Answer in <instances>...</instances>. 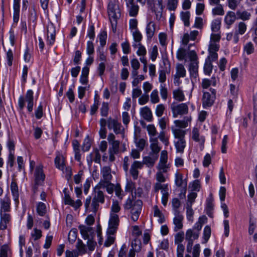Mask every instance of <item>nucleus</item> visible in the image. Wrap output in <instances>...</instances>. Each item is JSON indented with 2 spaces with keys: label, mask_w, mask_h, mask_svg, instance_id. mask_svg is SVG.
Here are the masks:
<instances>
[{
  "label": "nucleus",
  "mask_w": 257,
  "mask_h": 257,
  "mask_svg": "<svg viewBox=\"0 0 257 257\" xmlns=\"http://www.w3.org/2000/svg\"><path fill=\"white\" fill-rule=\"evenodd\" d=\"M104 202V195L103 192L100 190L99 188L96 187L94 189V193L92 200L91 208L92 211L96 213L99 208V203Z\"/></svg>",
  "instance_id": "nucleus-1"
},
{
  "label": "nucleus",
  "mask_w": 257,
  "mask_h": 257,
  "mask_svg": "<svg viewBox=\"0 0 257 257\" xmlns=\"http://www.w3.org/2000/svg\"><path fill=\"white\" fill-rule=\"evenodd\" d=\"M160 190H161V192L162 193V203L164 206H166L168 202L169 196L168 184H162L160 182H156L154 184V190L155 192H158Z\"/></svg>",
  "instance_id": "nucleus-2"
},
{
  "label": "nucleus",
  "mask_w": 257,
  "mask_h": 257,
  "mask_svg": "<svg viewBox=\"0 0 257 257\" xmlns=\"http://www.w3.org/2000/svg\"><path fill=\"white\" fill-rule=\"evenodd\" d=\"M171 109L174 117H176L178 115H184L188 113V107L186 103H181L175 105H171Z\"/></svg>",
  "instance_id": "nucleus-3"
},
{
  "label": "nucleus",
  "mask_w": 257,
  "mask_h": 257,
  "mask_svg": "<svg viewBox=\"0 0 257 257\" xmlns=\"http://www.w3.org/2000/svg\"><path fill=\"white\" fill-rule=\"evenodd\" d=\"M118 224V216L116 214H111L107 232L110 234H114L116 231Z\"/></svg>",
  "instance_id": "nucleus-4"
},
{
  "label": "nucleus",
  "mask_w": 257,
  "mask_h": 257,
  "mask_svg": "<svg viewBox=\"0 0 257 257\" xmlns=\"http://www.w3.org/2000/svg\"><path fill=\"white\" fill-rule=\"evenodd\" d=\"M108 14L111 21L112 19L116 21L120 16L118 7L111 2L109 3L108 5Z\"/></svg>",
  "instance_id": "nucleus-5"
},
{
  "label": "nucleus",
  "mask_w": 257,
  "mask_h": 257,
  "mask_svg": "<svg viewBox=\"0 0 257 257\" xmlns=\"http://www.w3.org/2000/svg\"><path fill=\"white\" fill-rule=\"evenodd\" d=\"M143 202L141 200H136L133 204L131 210L132 219L136 221L138 220L142 208Z\"/></svg>",
  "instance_id": "nucleus-6"
},
{
  "label": "nucleus",
  "mask_w": 257,
  "mask_h": 257,
  "mask_svg": "<svg viewBox=\"0 0 257 257\" xmlns=\"http://www.w3.org/2000/svg\"><path fill=\"white\" fill-rule=\"evenodd\" d=\"M64 193L65 194L64 202L65 204L71 205L75 209H78L82 205V202L80 199L74 201L71 198L69 194L66 193V189L64 190Z\"/></svg>",
  "instance_id": "nucleus-7"
},
{
  "label": "nucleus",
  "mask_w": 257,
  "mask_h": 257,
  "mask_svg": "<svg viewBox=\"0 0 257 257\" xmlns=\"http://www.w3.org/2000/svg\"><path fill=\"white\" fill-rule=\"evenodd\" d=\"M45 175L43 173L42 166H38L35 173V182L36 185H41L44 182Z\"/></svg>",
  "instance_id": "nucleus-8"
},
{
  "label": "nucleus",
  "mask_w": 257,
  "mask_h": 257,
  "mask_svg": "<svg viewBox=\"0 0 257 257\" xmlns=\"http://www.w3.org/2000/svg\"><path fill=\"white\" fill-rule=\"evenodd\" d=\"M215 97L209 92H204L202 97V103L204 108L211 106L214 103Z\"/></svg>",
  "instance_id": "nucleus-9"
},
{
  "label": "nucleus",
  "mask_w": 257,
  "mask_h": 257,
  "mask_svg": "<svg viewBox=\"0 0 257 257\" xmlns=\"http://www.w3.org/2000/svg\"><path fill=\"white\" fill-rule=\"evenodd\" d=\"M135 0H126V6L128 9L129 14L131 17H136L139 11V7L134 3Z\"/></svg>",
  "instance_id": "nucleus-10"
},
{
  "label": "nucleus",
  "mask_w": 257,
  "mask_h": 257,
  "mask_svg": "<svg viewBox=\"0 0 257 257\" xmlns=\"http://www.w3.org/2000/svg\"><path fill=\"white\" fill-rule=\"evenodd\" d=\"M101 173L103 177L102 182L104 184H108L112 179L111 168L108 166L103 167L101 170Z\"/></svg>",
  "instance_id": "nucleus-11"
},
{
  "label": "nucleus",
  "mask_w": 257,
  "mask_h": 257,
  "mask_svg": "<svg viewBox=\"0 0 257 257\" xmlns=\"http://www.w3.org/2000/svg\"><path fill=\"white\" fill-rule=\"evenodd\" d=\"M246 30V26L245 24L243 22H240L238 25L237 29L235 30L233 37V41L235 43L238 42V34L243 35L245 32Z\"/></svg>",
  "instance_id": "nucleus-12"
},
{
  "label": "nucleus",
  "mask_w": 257,
  "mask_h": 257,
  "mask_svg": "<svg viewBox=\"0 0 257 257\" xmlns=\"http://www.w3.org/2000/svg\"><path fill=\"white\" fill-rule=\"evenodd\" d=\"M48 42L50 45L54 43L55 39V29L52 24H50L47 26Z\"/></svg>",
  "instance_id": "nucleus-13"
},
{
  "label": "nucleus",
  "mask_w": 257,
  "mask_h": 257,
  "mask_svg": "<svg viewBox=\"0 0 257 257\" xmlns=\"http://www.w3.org/2000/svg\"><path fill=\"white\" fill-rule=\"evenodd\" d=\"M175 217L174 218L173 222L175 225L174 230L175 231H177L183 227L182 220L183 217L180 214L178 210L175 211Z\"/></svg>",
  "instance_id": "nucleus-14"
},
{
  "label": "nucleus",
  "mask_w": 257,
  "mask_h": 257,
  "mask_svg": "<svg viewBox=\"0 0 257 257\" xmlns=\"http://www.w3.org/2000/svg\"><path fill=\"white\" fill-rule=\"evenodd\" d=\"M79 229L83 238L85 239H89L90 236L93 233L92 228L91 227H87L85 225H80L79 226Z\"/></svg>",
  "instance_id": "nucleus-15"
},
{
  "label": "nucleus",
  "mask_w": 257,
  "mask_h": 257,
  "mask_svg": "<svg viewBox=\"0 0 257 257\" xmlns=\"http://www.w3.org/2000/svg\"><path fill=\"white\" fill-rule=\"evenodd\" d=\"M11 220V215L8 213L1 214L0 221V229L5 230L7 228V224Z\"/></svg>",
  "instance_id": "nucleus-16"
},
{
  "label": "nucleus",
  "mask_w": 257,
  "mask_h": 257,
  "mask_svg": "<svg viewBox=\"0 0 257 257\" xmlns=\"http://www.w3.org/2000/svg\"><path fill=\"white\" fill-rule=\"evenodd\" d=\"M33 92L31 90L27 91L26 96V101L28 102V110L30 112H32L33 108Z\"/></svg>",
  "instance_id": "nucleus-17"
},
{
  "label": "nucleus",
  "mask_w": 257,
  "mask_h": 257,
  "mask_svg": "<svg viewBox=\"0 0 257 257\" xmlns=\"http://www.w3.org/2000/svg\"><path fill=\"white\" fill-rule=\"evenodd\" d=\"M186 75V70L184 66L181 64H178L176 65V74L175 75V79H177L178 81L180 77H184Z\"/></svg>",
  "instance_id": "nucleus-18"
},
{
  "label": "nucleus",
  "mask_w": 257,
  "mask_h": 257,
  "mask_svg": "<svg viewBox=\"0 0 257 257\" xmlns=\"http://www.w3.org/2000/svg\"><path fill=\"white\" fill-rule=\"evenodd\" d=\"M199 232L193 231V229H189L186 232L185 238L187 240H194L199 237Z\"/></svg>",
  "instance_id": "nucleus-19"
},
{
  "label": "nucleus",
  "mask_w": 257,
  "mask_h": 257,
  "mask_svg": "<svg viewBox=\"0 0 257 257\" xmlns=\"http://www.w3.org/2000/svg\"><path fill=\"white\" fill-rule=\"evenodd\" d=\"M155 32V24L153 22H150L147 26L146 33L148 39H151L154 35Z\"/></svg>",
  "instance_id": "nucleus-20"
},
{
  "label": "nucleus",
  "mask_w": 257,
  "mask_h": 257,
  "mask_svg": "<svg viewBox=\"0 0 257 257\" xmlns=\"http://www.w3.org/2000/svg\"><path fill=\"white\" fill-rule=\"evenodd\" d=\"M20 0L14 1V21L18 22L19 19Z\"/></svg>",
  "instance_id": "nucleus-21"
},
{
  "label": "nucleus",
  "mask_w": 257,
  "mask_h": 257,
  "mask_svg": "<svg viewBox=\"0 0 257 257\" xmlns=\"http://www.w3.org/2000/svg\"><path fill=\"white\" fill-rule=\"evenodd\" d=\"M192 139L195 141L200 143L201 144H203L205 142L204 137H200L199 130L196 127H194L192 130Z\"/></svg>",
  "instance_id": "nucleus-22"
},
{
  "label": "nucleus",
  "mask_w": 257,
  "mask_h": 257,
  "mask_svg": "<svg viewBox=\"0 0 257 257\" xmlns=\"http://www.w3.org/2000/svg\"><path fill=\"white\" fill-rule=\"evenodd\" d=\"M173 133L175 138L180 139H184V137L186 134V131L182 130L180 128H176L173 127H172Z\"/></svg>",
  "instance_id": "nucleus-23"
},
{
  "label": "nucleus",
  "mask_w": 257,
  "mask_h": 257,
  "mask_svg": "<svg viewBox=\"0 0 257 257\" xmlns=\"http://www.w3.org/2000/svg\"><path fill=\"white\" fill-rule=\"evenodd\" d=\"M198 62H191L189 65V71L191 76L196 77L198 73Z\"/></svg>",
  "instance_id": "nucleus-24"
},
{
  "label": "nucleus",
  "mask_w": 257,
  "mask_h": 257,
  "mask_svg": "<svg viewBox=\"0 0 257 257\" xmlns=\"http://www.w3.org/2000/svg\"><path fill=\"white\" fill-rule=\"evenodd\" d=\"M236 19V16L234 12H229L225 18V22L226 24L228 26L232 25Z\"/></svg>",
  "instance_id": "nucleus-25"
},
{
  "label": "nucleus",
  "mask_w": 257,
  "mask_h": 257,
  "mask_svg": "<svg viewBox=\"0 0 257 257\" xmlns=\"http://www.w3.org/2000/svg\"><path fill=\"white\" fill-rule=\"evenodd\" d=\"M151 144L150 146L152 152L157 156V154L160 151L161 148L158 146V142L157 138L152 139L151 140Z\"/></svg>",
  "instance_id": "nucleus-26"
},
{
  "label": "nucleus",
  "mask_w": 257,
  "mask_h": 257,
  "mask_svg": "<svg viewBox=\"0 0 257 257\" xmlns=\"http://www.w3.org/2000/svg\"><path fill=\"white\" fill-rule=\"evenodd\" d=\"M154 216L159 218L158 221L160 223H163L165 221V217L161 210L159 209L158 206L155 205L154 207Z\"/></svg>",
  "instance_id": "nucleus-27"
},
{
  "label": "nucleus",
  "mask_w": 257,
  "mask_h": 257,
  "mask_svg": "<svg viewBox=\"0 0 257 257\" xmlns=\"http://www.w3.org/2000/svg\"><path fill=\"white\" fill-rule=\"evenodd\" d=\"M141 114L144 119L148 121H151L152 119V112L150 109L146 106L142 109Z\"/></svg>",
  "instance_id": "nucleus-28"
},
{
  "label": "nucleus",
  "mask_w": 257,
  "mask_h": 257,
  "mask_svg": "<svg viewBox=\"0 0 257 257\" xmlns=\"http://www.w3.org/2000/svg\"><path fill=\"white\" fill-rule=\"evenodd\" d=\"M55 163L57 168L63 170L64 168V158L61 155H58L55 159Z\"/></svg>",
  "instance_id": "nucleus-29"
},
{
  "label": "nucleus",
  "mask_w": 257,
  "mask_h": 257,
  "mask_svg": "<svg viewBox=\"0 0 257 257\" xmlns=\"http://www.w3.org/2000/svg\"><path fill=\"white\" fill-rule=\"evenodd\" d=\"M175 145L178 152L183 153L186 146V142L184 139L178 140L175 142Z\"/></svg>",
  "instance_id": "nucleus-30"
},
{
  "label": "nucleus",
  "mask_w": 257,
  "mask_h": 257,
  "mask_svg": "<svg viewBox=\"0 0 257 257\" xmlns=\"http://www.w3.org/2000/svg\"><path fill=\"white\" fill-rule=\"evenodd\" d=\"M174 98L179 101H182L185 99V96L183 91L178 89L174 90L173 92Z\"/></svg>",
  "instance_id": "nucleus-31"
},
{
  "label": "nucleus",
  "mask_w": 257,
  "mask_h": 257,
  "mask_svg": "<svg viewBox=\"0 0 257 257\" xmlns=\"http://www.w3.org/2000/svg\"><path fill=\"white\" fill-rule=\"evenodd\" d=\"M157 158L158 156H155L153 157L150 156L145 157L144 158L143 163L146 164L149 167H152Z\"/></svg>",
  "instance_id": "nucleus-32"
},
{
  "label": "nucleus",
  "mask_w": 257,
  "mask_h": 257,
  "mask_svg": "<svg viewBox=\"0 0 257 257\" xmlns=\"http://www.w3.org/2000/svg\"><path fill=\"white\" fill-rule=\"evenodd\" d=\"M181 18L184 22L185 26L188 27L189 26L190 13L189 12H182L181 13Z\"/></svg>",
  "instance_id": "nucleus-33"
},
{
  "label": "nucleus",
  "mask_w": 257,
  "mask_h": 257,
  "mask_svg": "<svg viewBox=\"0 0 257 257\" xmlns=\"http://www.w3.org/2000/svg\"><path fill=\"white\" fill-rule=\"evenodd\" d=\"M178 0H167V8L170 11H175L178 6Z\"/></svg>",
  "instance_id": "nucleus-34"
},
{
  "label": "nucleus",
  "mask_w": 257,
  "mask_h": 257,
  "mask_svg": "<svg viewBox=\"0 0 257 257\" xmlns=\"http://www.w3.org/2000/svg\"><path fill=\"white\" fill-rule=\"evenodd\" d=\"M111 147L109 148L108 152L118 153L119 152V148L120 142L118 141H113L110 144Z\"/></svg>",
  "instance_id": "nucleus-35"
},
{
  "label": "nucleus",
  "mask_w": 257,
  "mask_h": 257,
  "mask_svg": "<svg viewBox=\"0 0 257 257\" xmlns=\"http://www.w3.org/2000/svg\"><path fill=\"white\" fill-rule=\"evenodd\" d=\"M211 228L209 226L206 225L204 228L203 231V239H204V243H206L208 240L210 235H211Z\"/></svg>",
  "instance_id": "nucleus-36"
},
{
  "label": "nucleus",
  "mask_w": 257,
  "mask_h": 257,
  "mask_svg": "<svg viewBox=\"0 0 257 257\" xmlns=\"http://www.w3.org/2000/svg\"><path fill=\"white\" fill-rule=\"evenodd\" d=\"M37 211L40 216H44L46 212L45 204L42 202L39 203L37 207Z\"/></svg>",
  "instance_id": "nucleus-37"
},
{
  "label": "nucleus",
  "mask_w": 257,
  "mask_h": 257,
  "mask_svg": "<svg viewBox=\"0 0 257 257\" xmlns=\"http://www.w3.org/2000/svg\"><path fill=\"white\" fill-rule=\"evenodd\" d=\"M76 247L78 249L79 252L81 254H84L86 252L85 245L80 239H78L76 243Z\"/></svg>",
  "instance_id": "nucleus-38"
},
{
  "label": "nucleus",
  "mask_w": 257,
  "mask_h": 257,
  "mask_svg": "<svg viewBox=\"0 0 257 257\" xmlns=\"http://www.w3.org/2000/svg\"><path fill=\"white\" fill-rule=\"evenodd\" d=\"M254 107L253 111V121L254 123H257V94L253 97Z\"/></svg>",
  "instance_id": "nucleus-39"
},
{
  "label": "nucleus",
  "mask_w": 257,
  "mask_h": 257,
  "mask_svg": "<svg viewBox=\"0 0 257 257\" xmlns=\"http://www.w3.org/2000/svg\"><path fill=\"white\" fill-rule=\"evenodd\" d=\"M221 22L219 19L213 21L211 24V30L213 32H217L220 27Z\"/></svg>",
  "instance_id": "nucleus-40"
},
{
  "label": "nucleus",
  "mask_w": 257,
  "mask_h": 257,
  "mask_svg": "<svg viewBox=\"0 0 257 257\" xmlns=\"http://www.w3.org/2000/svg\"><path fill=\"white\" fill-rule=\"evenodd\" d=\"M217 6L212 10V13L214 15H223L224 10L221 5H217Z\"/></svg>",
  "instance_id": "nucleus-41"
},
{
  "label": "nucleus",
  "mask_w": 257,
  "mask_h": 257,
  "mask_svg": "<svg viewBox=\"0 0 257 257\" xmlns=\"http://www.w3.org/2000/svg\"><path fill=\"white\" fill-rule=\"evenodd\" d=\"M169 167L167 164L159 163L157 166L158 172H161V173H166L168 172V170Z\"/></svg>",
  "instance_id": "nucleus-42"
},
{
  "label": "nucleus",
  "mask_w": 257,
  "mask_h": 257,
  "mask_svg": "<svg viewBox=\"0 0 257 257\" xmlns=\"http://www.w3.org/2000/svg\"><path fill=\"white\" fill-rule=\"evenodd\" d=\"M151 101L153 103H158L159 101L158 90H154L151 94Z\"/></svg>",
  "instance_id": "nucleus-43"
},
{
  "label": "nucleus",
  "mask_w": 257,
  "mask_h": 257,
  "mask_svg": "<svg viewBox=\"0 0 257 257\" xmlns=\"http://www.w3.org/2000/svg\"><path fill=\"white\" fill-rule=\"evenodd\" d=\"M107 238L104 242V245L105 246H109L113 243L115 237L113 236L114 234H110L107 232Z\"/></svg>",
  "instance_id": "nucleus-44"
},
{
  "label": "nucleus",
  "mask_w": 257,
  "mask_h": 257,
  "mask_svg": "<svg viewBox=\"0 0 257 257\" xmlns=\"http://www.w3.org/2000/svg\"><path fill=\"white\" fill-rule=\"evenodd\" d=\"M237 15L239 17V18L243 20H247L249 19L250 14V13L244 11L243 12H241L239 11H237L236 13Z\"/></svg>",
  "instance_id": "nucleus-45"
},
{
  "label": "nucleus",
  "mask_w": 257,
  "mask_h": 257,
  "mask_svg": "<svg viewBox=\"0 0 257 257\" xmlns=\"http://www.w3.org/2000/svg\"><path fill=\"white\" fill-rule=\"evenodd\" d=\"M189 119L185 120H176L174 121V123L176 126L182 128H185L188 125V121H189Z\"/></svg>",
  "instance_id": "nucleus-46"
},
{
  "label": "nucleus",
  "mask_w": 257,
  "mask_h": 257,
  "mask_svg": "<svg viewBox=\"0 0 257 257\" xmlns=\"http://www.w3.org/2000/svg\"><path fill=\"white\" fill-rule=\"evenodd\" d=\"M107 38V34L105 31H103L99 35V38L100 45L103 47L106 44V40Z\"/></svg>",
  "instance_id": "nucleus-47"
},
{
  "label": "nucleus",
  "mask_w": 257,
  "mask_h": 257,
  "mask_svg": "<svg viewBox=\"0 0 257 257\" xmlns=\"http://www.w3.org/2000/svg\"><path fill=\"white\" fill-rule=\"evenodd\" d=\"M227 141H228V136H227V135H225L223 137V140L222 141L221 147V152L223 154H225L226 153V151H227L226 145L227 144Z\"/></svg>",
  "instance_id": "nucleus-48"
},
{
  "label": "nucleus",
  "mask_w": 257,
  "mask_h": 257,
  "mask_svg": "<svg viewBox=\"0 0 257 257\" xmlns=\"http://www.w3.org/2000/svg\"><path fill=\"white\" fill-rule=\"evenodd\" d=\"M186 55V51L184 48H180L177 52V57L179 60H183Z\"/></svg>",
  "instance_id": "nucleus-49"
},
{
  "label": "nucleus",
  "mask_w": 257,
  "mask_h": 257,
  "mask_svg": "<svg viewBox=\"0 0 257 257\" xmlns=\"http://www.w3.org/2000/svg\"><path fill=\"white\" fill-rule=\"evenodd\" d=\"M175 184L178 187L183 186V176L181 174L176 173L175 175Z\"/></svg>",
  "instance_id": "nucleus-50"
},
{
  "label": "nucleus",
  "mask_w": 257,
  "mask_h": 257,
  "mask_svg": "<svg viewBox=\"0 0 257 257\" xmlns=\"http://www.w3.org/2000/svg\"><path fill=\"white\" fill-rule=\"evenodd\" d=\"M212 69V65L211 62L206 60V62L204 67V72L207 74H209Z\"/></svg>",
  "instance_id": "nucleus-51"
},
{
  "label": "nucleus",
  "mask_w": 257,
  "mask_h": 257,
  "mask_svg": "<svg viewBox=\"0 0 257 257\" xmlns=\"http://www.w3.org/2000/svg\"><path fill=\"white\" fill-rule=\"evenodd\" d=\"M193 214L194 212L193 209L191 208V204H189V203H187V216L189 220L192 221Z\"/></svg>",
  "instance_id": "nucleus-52"
},
{
  "label": "nucleus",
  "mask_w": 257,
  "mask_h": 257,
  "mask_svg": "<svg viewBox=\"0 0 257 257\" xmlns=\"http://www.w3.org/2000/svg\"><path fill=\"white\" fill-rule=\"evenodd\" d=\"M101 114L103 116H107L108 111V104L106 102L102 103V107L100 109Z\"/></svg>",
  "instance_id": "nucleus-53"
},
{
  "label": "nucleus",
  "mask_w": 257,
  "mask_h": 257,
  "mask_svg": "<svg viewBox=\"0 0 257 257\" xmlns=\"http://www.w3.org/2000/svg\"><path fill=\"white\" fill-rule=\"evenodd\" d=\"M133 36L135 42H139V43L142 40V35L138 30H136L133 32Z\"/></svg>",
  "instance_id": "nucleus-54"
},
{
  "label": "nucleus",
  "mask_w": 257,
  "mask_h": 257,
  "mask_svg": "<svg viewBox=\"0 0 257 257\" xmlns=\"http://www.w3.org/2000/svg\"><path fill=\"white\" fill-rule=\"evenodd\" d=\"M136 144L137 147L139 149L140 151H143L146 145V141L144 139H140L137 140L136 139Z\"/></svg>",
  "instance_id": "nucleus-55"
},
{
  "label": "nucleus",
  "mask_w": 257,
  "mask_h": 257,
  "mask_svg": "<svg viewBox=\"0 0 257 257\" xmlns=\"http://www.w3.org/2000/svg\"><path fill=\"white\" fill-rule=\"evenodd\" d=\"M184 234L181 231L177 233L175 235V242L176 244H180L184 239Z\"/></svg>",
  "instance_id": "nucleus-56"
},
{
  "label": "nucleus",
  "mask_w": 257,
  "mask_h": 257,
  "mask_svg": "<svg viewBox=\"0 0 257 257\" xmlns=\"http://www.w3.org/2000/svg\"><path fill=\"white\" fill-rule=\"evenodd\" d=\"M11 188L14 196L18 197V187L17 183L15 182H12L11 185Z\"/></svg>",
  "instance_id": "nucleus-57"
},
{
  "label": "nucleus",
  "mask_w": 257,
  "mask_h": 257,
  "mask_svg": "<svg viewBox=\"0 0 257 257\" xmlns=\"http://www.w3.org/2000/svg\"><path fill=\"white\" fill-rule=\"evenodd\" d=\"M165 110V106L163 104H160L157 106L156 109V115L158 117L161 116L164 112V111Z\"/></svg>",
  "instance_id": "nucleus-58"
},
{
  "label": "nucleus",
  "mask_w": 257,
  "mask_h": 257,
  "mask_svg": "<svg viewBox=\"0 0 257 257\" xmlns=\"http://www.w3.org/2000/svg\"><path fill=\"white\" fill-rule=\"evenodd\" d=\"M91 147V143L88 137L85 139L83 145L82 146V150L83 151H88Z\"/></svg>",
  "instance_id": "nucleus-59"
},
{
  "label": "nucleus",
  "mask_w": 257,
  "mask_h": 257,
  "mask_svg": "<svg viewBox=\"0 0 257 257\" xmlns=\"http://www.w3.org/2000/svg\"><path fill=\"white\" fill-rule=\"evenodd\" d=\"M141 242L139 240L137 239H135L132 241V246L133 249L132 250H134L136 251H139L141 250L140 246Z\"/></svg>",
  "instance_id": "nucleus-60"
},
{
  "label": "nucleus",
  "mask_w": 257,
  "mask_h": 257,
  "mask_svg": "<svg viewBox=\"0 0 257 257\" xmlns=\"http://www.w3.org/2000/svg\"><path fill=\"white\" fill-rule=\"evenodd\" d=\"M244 49L248 55L252 53L254 51V47L251 42L246 44L244 46Z\"/></svg>",
  "instance_id": "nucleus-61"
},
{
  "label": "nucleus",
  "mask_w": 257,
  "mask_h": 257,
  "mask_svg": "<svg viewBox=\"0 0 257 257\" xmlns=\"http://www.w3.org/2000/svg\"><path fill=\"white\" fill-rule=\"evenodd\" d=\"M211 163V157L209 154H207L203 159V165L205 167H207Z\"/></svg>",
  "instance_id": "nucleus-62"
},
{
  "label": "nucleus",
  "mask_w": 257,
  "mask_h": 257,
  "mask_svg": "<svg viewBox=\"0 0 257 257\" xmlns=\"http://www.w3.org/2000/svg\"><path fill=\"white\" fill-rule=\"evenodd\" d=\"M147 51L144 46H143L140 43H139V48L137 51V54L139 56H145L146 54Z\"/></svg>",
  "instance_id": "nucleus-63"
},
{
  "label": "nucleus",
  "mask_w": 257,
  "mask_h": 257,
  "mask_svg": "<svg viewBox=\"0 0 257 257\" xmlns=\"http://www.w3.org/2000/svg\"><path fill=\"white\" fill-rule=\"evenodd\" d=\"M43 106L41 103L35 110V116L37 119H40L43 116Z\"/></svg>",
  "instance_id": "nucleus-64"
}]
</instances>
